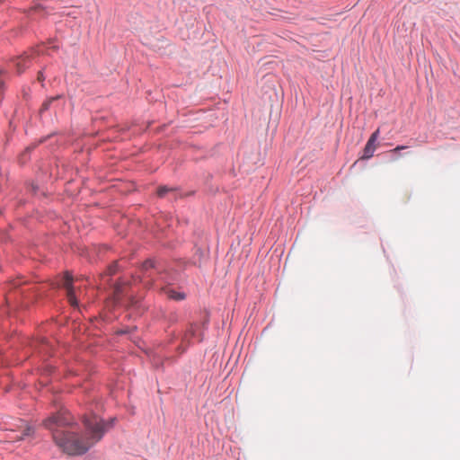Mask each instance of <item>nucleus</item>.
<instances>
[{
	"label": "nucleus",
	"instance_id": "4",
	"mask_svg": "<svg viewBox=\"0 0 460 460\" xmlns=\"http://www.w3.org/2000/svg\"><path fill=\"white\" fill-rule=\"evenodd\" d=\"M31 57L29 55L22 56L18 58L15 61V66L17 68L18 73H22L26 66H29Z\"/></svg>",
	"mask_w": 460,
	"mask_h": 460
},
{
	"label": "nucleus",
	"instance_id": "1",
	"mask_svg": "<svg viewBox=\"0 0 460 460\" xmlns=\"http://www.w3.org/2000/svg\"><path fill=\"white\" fill-rule=\"evenodd\" d=\"M113 420L104 421L97 415L84 418V435L79 437L66 429L71 427L74 420L70 413L62 410L44 420V426L51 430L55 443L66 454L71 456L83 455L99 442L107 429L111 427Z\"/></svg>",
	"mask_w": 460,
	"mask_h": 460
},
{
	"label": "nucleus",
	"instance_id": "5",
	"mask_svg": "<svg viewBox=\"0 0 460 460\" xmlns=\"http://www.w3.org/2000/svg\"><path fill=\"white\" fill-rule=\"evenodd\" d=\"M166 295H167V296L170 299H173V300H176V301H181V300H183L185 298V294L184 293L177 292V291L172 290V289L166 290Z\"/></svg>",
	"mask_w": 460,
	"mask_h": 460
},
{
	"label": "nucleus",
	"instance_id": "13",
	"mask_svg": "<svg viewBox=\"0 0 460 460\" xmlns=\"http://www.w3.org/2000/svg\"><path fill=\"white\" fill-rule=\"evenodd\" d=\"M193 332H194V331H193V326L191 325V326H190V329L189 330V332L192 335V334H193Z\"/></svg>",
	"mask_w": 460,
	"mask_h": 460
},
{
	"label": "nucleus",
	"instance_id": "8",
	"mask_svg": "<svg viewBox=\"0 0 460 460\" xmlns=\"http://www.w3.org/2000/svg\"><path fill=\"white\" fill-rule=\"evenodd\" d=\"M153 267H154V261H151V260H147V261H146L143 263V265H142V268H143L145 270H149V269H151V268H153Z\"/></svg>",
	"mask_w": 460,
	"mask_h": 460
},
{
	"label": "nucleus",
	"instance_id": "11",
	"mask_svg": "<svg viewBox=\"0 0 460 460\" xmlns=\"http://www.w3.org/2000/svg\"><path fill=\"white\" fill-rule=\"evenodd\" d=\"M45 79L44 75H43V73L41 71L39 72V75H38V80L40 81V82H43Z\"/></svg>",
	"mask_w": 460,
	"mask_h": 460
},
{
	"label": "nucleus",
	"instance_id": "7",
	"mask_svg": "<svg viewBox=\"0 0 460 460\" xmlns=\"http://www.w3.org/2000/svg\"><path fill=\"white\" fill-rule=\"evenodd\" d=\"M176 190L174 188H169L167 186H161L157 189V195L160 198L165 197L169 192H173Z\"/></svg>",
	"mask_w": 460,
	"mask_h": 460
},
{
	"label": "nucleus",
	"instance_id": "3",
	"mask_svg": "<svg viewBox=\"0 0 460 460\" xmlns=\"http://www.w3.org/2000/svg\"><path fill=\"white\" fill-rule=\"evenodd\" d=\"M380 134L379 128L372 133L369 139L367 140L365 148L363 150L362 159H369L373 156L375 150L376 149V141Z\"/></svg>",
	"mask_w": 460,
	"mask_h": 460
},
{
	"label": "nucleus",
	"instance_id": "12",
	"mask_svg": "<svg viewBox=\"0 0 460 460\" xmlns=\"http://www.w3.org/2000/svg\"><path fill=\"white\" fill-rule=\"evenodd\" d=\"M28 433H25L23 432L22 436H19V437H15V438H13V439H22L23 438V436H27Z\"/></svg>",
	"mask_w": 460,
	"mask_h": 460
},
{
	"label": "nucleus",
	"instance_id": "14",
	"mask_svg": "<svg viewBox=\"0 0 460 460\" xmlns=\"http://www.w3.org/2000/svg\"><path fill=\"white\" fill-rule=\"evenodd\" d=\"M119 292H120V290H119V287H117V288H116V294H117V295H119Z\"/></svg>",
	"mask_w": 460,
	"mask_h": 460
},
{
	"label": "nucleus",
	"instance_id": "10",
	"mask_svg": "<svg viewBox=\"0 0 460 460\" xmlns=\"http://www.w3.org/2000/svg\"><path fill=\"white\" fill-rule=\"evenodd\" d=\"M406 148H407L406 146H397L395 148L390 150L389 153L395 154V153H397L401 150H404Z\"/></svg>",
	"mask_w": 460,
	"mask_h": 460
},
{
	"label": "nucleus",
	"instance_id": "9",
	"mask_svg": "<svg viewBox=\"0 0 460 460\" xmlns=\"http://www.w3.org/2000/svg\"><path fill=\"white\" fill-rule=\"evenodd\" d=\"M117 267H118L117 262H113V264H111V265L109 267V269H108V270H109V274H110V275H113V274H115V273H116V271H117Z\"/></svg>",
	"mask_w": 460,
	"mask_h": 460
},
{
	"label": "nucleus",
	"instance_id": "6",
	"mask_svg": "<svg viewBox=\"0 0 460 460\" xmlns=\"http://www.w3.org/2000/svg\"><path fill=\"white\" fill-rule=\"evenodd\" d=\"M60 95H57L55 97H51L47 99L41 105V108L40 110V112L46 111L49 109L50 105L57 100L60 99Z\"/></svg>",
	"mask_w": 460,
	"mask_h": 460
},
{
	"label": "nucleus",
	"instance_id": "2",
	"mask_svg": "<svg viewBox=\"0 0 460 460\" xmlns=\"http://www.w3.org/2000/svg\"><path fill=\"white\" fill-rule=\"evenodd\" d=\"M72 282L73 277L68 272H66L63 278L62 286L66 290V296L69 304L72 306H77L78 303L75 297V291L74 286L72 285Z\"/></svg>",
	"mask_w": 460,
	"mask_h": 460
}]
</instances>
